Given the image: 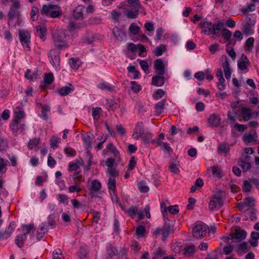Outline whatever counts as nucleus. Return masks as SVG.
Instances as JSON below:
<instances>
[{
	"instance_id": "nucleus-1",
	"label": "nucleus",
	"mask_w": 259,
	"mask_h": 259,
	"mask_svg": "<svg viewBox=\"0 0 259 259\" xmlns=\"http://www.w3.org/2000/svg\"><path fill=\"white\" fill-rule=\"evenodd\" d=\"M125 15L131 19L136 18L140 9L143 8L139 0H126L124 2Z\"/></svg>"
},
{
	"instance_id": "nucleus-2",
	"label": "nucleus",
	"mask_w": 259,
	"mask_h": 259,
	"mask_svg": "<svg viewBox=\"0 0 259 259\" xmlns=\"http://www.w3.org/2000/svg\"><path fill=\"white\" fill-rule=\"evenodd\" d=\"M202 29V32L206 35H220V31L223 25L222 22L219 21L217 23H212L210 21H206L201 22L199 24Z\"/></svg>"
},
{
	"instance_id": "nucleus-3",
	"label": "nucleus",
	"mask_w": 259,
	"mask_h": 259,
	"mask_svg": "<svg viewBox=\"0 0 259 259\" xmlns=\"http://www.w3.org/2000/svg\"><path fill=\"white\" fill-rule=\"evenodd\" d=\"M66 32V30L61 29L57 30L53 35L54 44L59 50L66 49L69 47L67 41L68 36Z\"/></svg>"
},
{
	"instance_id": "nucleus-4",
	"label": "nucleus",
	"mask_w": 259,
	"mask_h": 259,
	"mask_svg": "<svg viewBox=\"0 0 259 259\" xmlns=\"http://www.w3.org/2000/svg\"><path fill=\"white\" fill-rule=\"evenodd\" d=\"M40 14L52 18H57L61 15V10L58 5L50 3L42 6Z\"/></svg>"
},
{
	"instance_id": "nucleus-5",
	"label": "nucleus",
	"mask_w": 259,
	"mask_h": 259,
	"mask_svg": "<svg viewBox=\"0 0 259 259\" xmlns=\"http://www.w3.org/2000/svg\"><path fill=\"white\" fill-rule=\"evenodd\" d=\"M19 37L20 41L23 46L24 49L27 51L30 50V33L24 29L19 30Z\"/></svg>"
},
{
	"instance_id": "nucleus-6",
	"label": "nucleus",
	"mask_w": 259,
	"mask_h": 259,
	"mask_svg": "<svg viewBox=\"0 0 259 259\" xmlns=\"http://www.w3.org/2000/svg\"><path fill=\"white\" fill-rule=\"evenodd\" d=\"M170 233V227L169 224L167 222L164 226L161 228H157L152 232L153 235L157 238L160 235L162 236V240L164 241L168 237Z\"/></svg>"
},
{
	"instance_id": "nucleus-7",
	"label": "nucleus",
	"mask_w": 259,
	"mask_h": 259,
	"mask_svg": "<svg viewBox=\"0 0 259 259\" xmlns=\"http://www.w3.org/2000/svg\"><path fill=\"white\" fill-rule=\"evenodd\" d=\"M223 205V199L220 193L214 194L208 204V208L211 211H215Z\"/></svg>"
},
{
	"instance_id": "nucleus-8",
	"label": "nucleus",
	"mask_w": 259,
	"mask_h": 259,
	"mask_svg": "<svg viewBox=\"0 0 259 259\" xmlns=\"http://www.w3.org/2000/svg\"><path fill=\"white\" fill-rule=\"evenodd\" d=\"M207 226L204 223L197 224L193 230L194 237L200 239L203 237L206 233Z\"/></svg>"
},
{
	"instance_id": "nucleus-9",
	"label": "nucleus",
	"mask_w": 259,
	"mask_h": 259,
	"mask_svg": "<svg viewBox=\"0 0 259 259\" xmlns=\"http://www.w3.org/2000/svg\"><path fill=\"white\" fill-rule=\"evenodd\" d=\"M125 213L132 219H134L137 215L139 220H142L145 217L143 210L141 208L138 209L137 207L134 205L129 207L125 211Z\"/></svg>"
},
{
	"instance_id": "nucleus-10",
	"label": "nucleus",
	"mask_w": 259,
	"mask_h": 259,
	"mask_svg": "<svg viewBox=\"0 0 259 259\" xmlns=\"http://www.w3.org/2000/svg\"><path fill=\"white\" fill-rule=\"evenodd\" d=\"M25 125L21 120H12L10 124V128L14 134L17 135L19 132L25 130Z\"/></svg>"
},
{
	"instance_id": "nucleus-11",
	"label": "nucleus",
	"mask_w": 259,
	"mask_h": 259,
	"mask_svg": "<svg viewBox=\"0 0 259 259\" xmlns=\"http://www.w3.org/2000/svg\"><path fill=\"white\" fill-rule=\"evenodd\" d=\"M237 115L242 117L244 121H246L251 118L253 113L251 109L245 107L243 105H240L238 107V112Z\"/></svg>"
},
{
	"instance_id": "nucleus-12",
	"label": "nucleus",
	"mask_w": 259,
	"mask_h": 259,
	"mask_svg": "<svg viewBox=\"0 0 259 259\" xmlns=\"http://www.w3.org/2000/svg\"><path fill=\"white\" fill-rule=\"evenodd\" d=\"M221 61L225 77L227 79H229L231 76L232 71L230 67L228 59L226 56H224L221 57Z\"/></svg>"
},
{
	"instance_id": "nucleus-13",
	"label": "nucleus",
	"mask_w": 259,
	"mask_h": 259,
	"mask_svg": "<svg viewBox=\"0 0 259 259\" xmlns=\"http://www.w3.org/2000/svg\"><path fill=\"white\" fill-rule=\"evenodd\" d=\"M55 51L51 50L48 53L50 58V62L56 71L60 70V57L58 54H55Z\"/></svg>"
},
{
	"instance_id": "nucleus-14",
	"label": "nucleus",
	"mask_w": 259,
	"mask_h": 259,
	"mask_svg": "<svg viewBox=\"0 0 259 259\" xmlns=\"http://www.w3.org/2000/svg\"><path fill=\"white\" fill-rule=\"evenodd\" d=\"M243 141L247 145L255 142L257 141V134L253 130L249 133H246L242 137Z\"/></svg>"
},
{
	"instance_id": "nucleus-15",
	"label": "nucleus",
	"mask_w": 259,
	"mask_h": 259,
	"mask_svg": "<svg viewBox=\"0 0 259 259\" xmlns=\"http://www.w3.org/2000/svg\"><path fill=\"white\" fill-rule=\"evenodd\" d=\"M144 134L143 123L141 121H139L136 123L132 136L135 139L138 140L142 137Z\"/></svg>"
},
{
	"instance_id": "nucleus-16",
	"label": "nucleus",
	"mask_w": 259,
	"mask_h": 259,
	"mask_svg": "<svg viewBox=\"0 0 259 259\" xmlns=\"http://www.w3.org/2000/svg\"><path fill=\"white\" fill-rule=\"evenodd\" d=\"M154 68L155 70L156 74L164 75L165 74L164 65L161 59L159 58L155 61Z\"/></svg>"
},
{
	"instance_id": "nucleus-17",
	"label": "nucleus",
	"mask_w": 259,
	"mask_h": 259,
	"mask_svg": "<svg viewBox=\"0 0 259 259\" xmlns=\"http://www.w3.org/2000/svg\"><path fill=\"white\" fill-rule=\"evenodd\" d=\"M251 157L249 156H245L238 162V165L241 167L243 171H246L250 169L251 165L250 163Z\"/></svg>"
},
{
	"instance_id": "nucleus-18",
	"label": "nucleus",
	"mask_w": 259,
	"mask_h": 259,
	"mask_svg": "<svg viewBox=\"0 0 259 259\" xmlns=\"http://www.w3.org/2000/svg\"><path fill=\"white\" fill-rule=\"evenodd\" d=\"M255 199L252 197H247L244 199L242 202L238 204V207L240 210L245 206L252 207L254 205Z\"/></svg>"
},
{
	"instance_id": "nucleus-19",
	"label": "nucleus",
	"mask_w": 259,
	"mask_h": 259,
	"mask_svg": "<svg viewBox=\"0 0 259 259\" xmlns=\"http://www.w3.org/2000/svg\"><path fill=\"white\" fill-rule=\"evenodd\" d=\"M101 188V183L97 179L92 181L89 195L91 198L95 196V192L99 191Z\"/></svg>"
},
{
	"instance_id": "nucleus-20",
	"label": "nucleus",
	"mask_w": 259,
	"mask_h": 259,
	"mask_svg": "<svg viewBox=\"0 0 259 259\" xmlns=\"http://www.w3.org/2000/svg\"><path fill=\"white\" fill-rule=\"evenodd\" d=\"M232 238L233 239L234 242H240L244 239L246 237V232L244 230H236L232 234Z\"/></svg>"
},
{
	"instance_id": "nucleus-21",
	"label": "nucleus",
	"mask_w": 259,
	"mask_h": 259,
	"mask_svg": "<svg viewBox=\"0 0 259 259\" xmlns=\"http://www.w3.org/2000/svg\"><path fill=\"white\" fill-rule=\"evenodd\" d=\"M163 75L156 74L152 78L151 84L156 87L162 86L165 81V78Z\"/></svg>"
},
{
	"instance_id": "nucleus-22",
	"label": "nucleus",
	"mask_w": 259,
	"mask_h": 259,
	"mask_svg": "<svg viewBox=\"0 0 259 259\" xmlns=\"http://www.w3.org/2000/svg\"><path fill=\"white\" fill-rule=\"evenodd\" d=\"M74 90V86L71 83H68L67 85L63 87L58 90V93L60 96H65L73 92Z\"/></svg>"
},
{
	"instance_id": "nucleus-23",
	"label": "nucleus",
	"mask_w": 259,
	"mask_h": 259,
	"mask_svg": "<svg viewBox=\"0 0 259 259\" xmlns=\"http://www.w3.org/2000/svg\"><path fill=\"white\" fill-rule=\"evenodd\" d=\"M221 119L218 115L211 114L208 119V123L211 127H216L220 125Z\"/></svg>"
},
{
	"instance_id": "nucleus-24",
	"label": "nucleus",
	"mask_w": 259,
	"mask_h": 259,
	"mask_svg": "<svg viewBox=\"0 0 259 259\" xmlns=\"http://www.w3.org/2000/svg\"><path fill=\"white\" fill-rule=\"evenodd\" d=\"M20 14L21 12L20 9H10L8 13V17L9 18L8 22V25H11V23H12V21L14 19L20 16Z\"/></svg>"
},
{
	"instance_id": "nucleus-25",
	"label": "nucleus",
	"mask_w": 259,
	"mask_h": 259,
	"mask_svg": "<svg viewBox=\"0 0 259 259\" xmlns=\"http://www.w3.org/2000/svg\"><path fill=\"white\" fill-rule=\"evenodd\" d=\"M84 7L81 5L77 6L73 11V17L76 20H80L83 18Z\"/></svg>"
},
{
	"instance_id": "nucleus-26",
	"label": "nucleus",
	"mask_w": 259,
	"mask_h": 259,
	"mask_svg": "<svg viewBox=\"0 0 259 259\" xmlns=\"http://www.w3.org/2000/svg\"><path fill=\"white\" fill-rule=\"evenodd\" d=\"M14 116L13 120H21L25 116L24 112L21 107L18 106L14 111Z\"/></svg>"
},
{
	"instance_id": "nucleus-27",
	"label": "nucleus",
	"mask_w": 259,
	"mask_h": 259,
	"mask_svg": "<svg viewBox=\"0 0 259 259\" xmlns=\"http://www.w3.org/2000/svg\"><path fill=\"white\" fill-rule=\"evenodd\" d=\"M230 151V146L226 143L221 144L218 148L219 154L226 156Z\"/></svg>"
},
{
	"instance_id": "nucleus-28",
	"label": "nucleus",
	"mask_w": 259,
	"mask_h": 259,
	"mask_svg": "<svg viewBox=\"0 0 259 259\" xmlns=\"http://www.w3.org/2000/svg\"><path fill=\"white\" fill-rule=\"evenodd\" d=\"M112 33L116 38L120 41L122 40L123 37L126 35L125 33L117 27H115L113 29Z\"/></svg>"
},
{
	"instance_id": "nucleus-29",
	"label": "nucleus",
	"mask_w": 259,
	"mask_h": 259,
	"mask_svg": "<svg viewBox=\"0 0 259 259\" xmlns=\"http://www.w3.org/2000/svg\"><path fill=\"white\" fill-rule=\"evenodd\" d=\"M36 29L37 36L42 41H45L46 39L47 28L45 27L38 26L36 27Z\"/></svg>"
},
{
	"instance_id": "nucleus-30",
	"label": "nucleus",
	"mask_w": 259,
	"mask_h": 259,
	"mask_svg": "<svg viewBox=\"0 0 259 259\" xmlns=\"http://www.w3.org/2000/svg\"><path fill=\"white\" fill-rule=\"evenodd\" d=\"M222 34L224 38L227 41H229L228 45H234L235 44V41H233V40H231V37L232 36V32L228 29H223L222 30Z\"/></svg>"
},
{
	"instance_id": "nucleus-31",
	"label": "nucleus",
	"mask_w": 259,
	"mask_h": 259,
	"mask_svg": "<svg viewBox=\"0 0 259 259\" xmlns=\"http://www.w3.org/2000/svg\"><path fill=\"white\" fill-rule=\"evenodd\" d=\"M72 183L73 185L70 186L68 189L69 193H72L74 192H79L82 190V188L81 187V184L80 183L72 182Z\"/></svg>"
},
{
	"instance_id": "nucleus-32",
	"label": "nucleus",
	"mask_w": 259,
	"mask_h": 259,
	"mask_svg": "<svg viewBox=\"0 0 259 259\" xmlns=\"http://www.w3.org/2000/svg\"><path fill=\"white\" fill-rule=\"evenodd\" d=\"M210 169L211 171L213 176L217 178H221L223 177V171L221 168L219 166H214L211 167Z\"/></svg>"
},
{
	"instance_id": "nucleus-33",
	"label": "nucleus",
	"mask_w": 259,
	"mask_h": 259,
	"mask_svg": "<svg viewBox=\"0 0 259 259\" xmlns=\"http://www.w3.org/2000/svg\"><path fill=\"white\" fill-rule=\"evenodd\" d=\"M254 39L253 37H250L246 40L244 45L245 51L251 52L254 47Z\"/></svg>"
},
{
	"instance_id": "nucleus-34",
	"label": "nucleus",
	"mask_w": 259,
	"mask_h": 259,
	"mask_svg": "<svg viewBox=\"0 0 259 259\" xmlns=\"http://www.w3.org/2000/svg\"><path fill=\"white\" fill-rule=\"evenodd\" d=\"M69 64L71 68L73 69H77L81 65V61L76 58H72L69 60Z\"/></svg>"
},
{
	"instance_id": "nucleus-35",
	"label": "nucleus",
	"mask_w": 259,
	"mask_h": 259,
	"mask_svg": "<svg viewBox=\"0 0 259 259\" xmlns=\"http://www.w3.org/2000/svg\"><path fill=\"white\" fill-rule=\"evenodd\" d=\"M26 238L27 236L25 234H19L16 237L15 242L18 247L21 248L23 246Z\"/></svg>"
},
{
	"instance_id": "nucleus-36",
	"label": "nucleus",
	"mask_w": 259,
	"mask_h": 259,
	"mask_svg": "<svg viewBox=\"0 0 259 259\" xmlns=\"http://www.w3.org/2000/svg\"><path fill=\"white\" fill-rule=\"evenodd\" d=\"M56 214L54 212L50 214L48 217L47 222L46 223L49 227H51V228H54L56 226Z\"/></svg>"
},
{
	"instance_id": "nucleus-37",
	"label": "nucleus",
	"mask_w": 259,
	"mask_h": 259,
	"mask_svg": "<svg viewBox=\"0 0 259 259\" xmlns=\"http://www.w3.org/2000/svg\"><path fill=\"white\" fill-rule=\"evenodd\" d=\"M258 239H259V233L253 232L251 234V239L249 240V242L251 246L255 247L257 245Z\"/></svg>"
},
{
	"instance_id": "nucleus-38",
	"label": "nucleus",
	"mask_w": 259,
	"mask_h": 259,
	"mask_svg": "<svg viewBox=\"0 0 259 259\" xmlns=\"http://www.w3.org/2000/svg\"><path fill=\"white\" fill-rule=\"evenodd\" d=\"M98 88L104 91L112 92L114 87L111 84L106 82H102L98 85Z\"/></svg>"
},
{
	"instance_id": "nucleus-39",
	"label": "nucleus",
	"mask_w": 259,
	"mask_h": 259,
	"mask_svg": "<svg viewBox=\"0 0 259 259\" xmlns=\"http://www.w3.org/2000/svg\"><path fill=\"white\" fill-rule=\"evenodd\" d=\"M195 251V246L194 245L186 246L184 249V254L187 256H192Z\"/></svg>"
},
{
	"instance_id": "nucleus-40",
	"label": "nucleus",
	"mask_w": 259,
	"mask_h": 259,
	"mask_svg": "<svg viewBox=\"0 0 259 259\" xmlns=\"http://www.w3.org/2000/svg\"><path fill=\"white\" fill-rule=\"evenodd\" d=\"M108 188L109 193L115 192L116 190V181L114 178H109L108 182Z\"/></svg>"
},
{
	"instance_id": "nucleus-41",
	"label": "nucleus",
	"mask_w": 259,
	"mask_h": 259,
	"mask_svg": "<svg viewBox=\"0 0 259 259\" xmlns=\"http://www.w3.org/2000/svg\"><path fill=\"white\" fill-rule=\"evenodd\" d=\"M87 24L85 22H81L80 23H76L74 22H70L69 23V29H79L84 28L86 26Z\"/></svg>"
},
{
	"instance_id": "nucleus-42",
	"label": "nucleus",
	"mask_w": 259,
	"mask_h": 259,
	"mask_svg": "<svg viewBox=\"0 0 259 259\" xmlns=\"http://www.w3.org/2000/svg\"><path fill=\"white\" fill-rule=\"evenodd\" d=\"M106 148L110 152H112L114 154L115 157L117 158L119 157V152L116 147L113 145L112 143H108Z\"/></svg>"
},
{
	"instance_id": "nucleus-43",
	"label": "nucleus",
	"mask_w": 259,
	"mask_h": 259,
	"mask_svg": "<svg viewBox=\"0 0 259 259\" xmlns=\"http://www.w3.org/2000/svg\"><path fill=\"white\" fill-rule=\"evenodd\" d=\"M92 115L94 120L97 121L100 117L102 109L100 107L93 108L92 109Z\"/></svg>"
},
{
	"instance_id": "nucleus-44",
	"label": "nucleus",
	"mask_w": 259,
	"mask_h": 259,
	"mask_svg": "<svg viewBox=\"0 0 259 259\" xmlns=\"http://www.w3.org/2000/svg\"><path fill=\"white\" fill-rule=\"evenodd\" d=\"M166 51V46L160 45L157 47L154 50V54L156 56H161L163 53Z\"/></svg>"
},
{
	"instance_id": "nucleus-45",
	"label": "nucleus",
	"mask_w": 259,
	"mask_h": 259,
	"mask_svg": "<svg viewBox=\"0 0 259 259\" xmlns=\"http://www.w3.org/2000/svg\"><path fill=\"white\" fill-rule=\"evenodd\" d=\"M73 182H78L81 183L82 180V176L80 171H76L71 176Z\"/></svg>"
},
{
	"instance_id": "nucleus-46",
	"label": "nucleus",
	"mask_w": 259,
	"mask_h": 259,
	"mask_svg": "<svg viewBox=\"0 0 259 259\" xmlns=\"http://www.w3.org/2000/svg\"><path fill=\"white\" fill-rule=\"evenodd\" d=\"M107 104L109 106V109L111 110H114L117 108L119 107V101L118 100H107Z\"/></svg>"
},
{
	"instance_id": "nucleus-47",
	"label": "nucleus",
	"mask_w": 259,
	"mask_h": 259,
	"mask_svg": "<svg viewBox=\"0 0 259 259\" xmlns=\"http://www.w3.org/2000/svg\"><path fill=\"white\" fill-rule=\"evenodd\" d=\"M244 59L246 61H242L238 63V67L241 70H245L247 69V65L249 63V60L246 56H244Z\"/></svg>"
},
{
	"instance_id": "nucleus-48",
	"label": "nucleus",
	"mask_w": 259,
	"mask_h": 259,
	"mask_svg": "<svg viewBox=\"0 0 259 259\" xmlns=\"http://www.w3.org/2000/svg\"><path fill=\"white\" fill-rule=\"evenodd\" d=\"M34 228L33 224H30L28 225H23L21 226L22 234H25L27 236V234L29 233Z\"/></svg>"
},
{
	"instance_id": "nucleus-49",
	"label": "nucleus",
	"mask_w": 259,
	"mask_h": 259,
	"mask_svg": "<svg viewBox=\"0 0 259 259\" xmlns=\"http://www.w3.org/2000/svg\"><path fill=\"white\" fill-rule=\"evenodd\" d=\"M138 187L141 192L143 193L147 192L149 190V187L146 185V182L143 181H140L138 183Z\"/></svg>"
},
{
	"instance_id": "nucleus-50",
	"label": "nucleus",
	"mask_w": 259,
	"mask_h": 259,
	"mask_svg": "<svg viewBox=\"0 0 259 259\" xmlns=\"http://www.w3.org/2000/svg\"><path fill=\"white\" fill-rule=\"evenodd\" d=\"M39 143V138H34L30 140L28 143V147L29 149L36 148Z\"/></svg>"
},
{
	"instance_id": "nucleus-51",
	"label": "nucleus",
	"mask_w": 259,
	"mask_h": 259,
	"mask_svg": "<svg viewBox=\"0 0 259 259\" xmlns=\"http://www.w3.org/2000/svg\"><path fill=\"white\" fill-rule=\"evenodd\" d=\"M59 143H60V139L54 136L50 139V145L53 149L57 148Z\"/></svg>"
},
{
	"instance_id": "nucleus-52",
	"label": "nucleus",
	"mask_w": 259,
	"mask_h": 259,
	"mask_svg": "<svg viewBox=\"0 0 259 259\" xmlns=\"http://www.w3.org/2000/svg\"><path fill=\"white\" fill-rule=\"evenodd\" d=\"M110 14L111 15V18L113 20L115 21V22L119 21L120 16L121 15L120 11L113 10L110 12Z\"/></svg>"
},
{
	"instance_id": "nucleus-53",
	"label": "nucleus",
	"mask_w": 259,
	"mask_h": 259,
	"mask_svg": "<svg viewBox=\"0 0 259 259\" xmlns=\"http://www.w3.org/2000/svg\"><path fill=\"white\" fill-rule=\"evenodd\" d=\"M153 136V134L150 132H147V133L144 134L143 137L142 138L143 143L145 144L149 143L151 141Z\"/></svg>"
},
{
	"instance_id": "nucleus-54",
	"label": "nucleus",
	"mask_w": 259,
	"mask_h": 259,
	"mask_svg": "<svg viewBox=\"0 0 259 259\" xmlns=\"http://www.w3.org/2000/svg\"><path fill=\"white\" fill-rule=\"evenodd\" d=\"M54 80V76L52 73L46 74L44 77V82L46 84H51Z\"/></svg>"
},
{
	"instance_id": "nucleus-55",
	"label": "nucleus",
	"mask_w": 259,
	"mask_h": 259,
	"mask_svg": "<svg viewBox=\"0 0 259 259\" xmlns=\"http://www.w3.org/2000/svg\"><path fill=\"white\" fill-rule=\"evenodd\" d=\"M130 31L133 34H137L140 31V28L135 23L131 24L129 28Z\"/></svg>"
},
{
	"instance_id": "nucleus-56",
	"label": "nucleus",
	"mask_w": 259,
	"mask_h": 259,
	"mask_svg": "<svg viewBox=\"0 0 259 259\" xmlns=\"http://www.w3.org/2000/svg\"><path fill=\"white\" fill-rule=\"evenodd\" d=\"M55 184L58 186L60 190L63 191L66 190V186L64 180L61 179H56Z\"/></svg>"
},
{
	"instance_id": "nucleus-57",
	"label": "nucleus",
	"mask_w": 259,
	"mask_h": 259,
	"mask_svg": "<svg viewBox=\"0 0 259 259\" xmlns=\"http://www.w3.org/2000/svg\"><path fill=\"white\" fill-rule=\"evenodd\" d=\"M38 9L37 7L33 6L32 7L31 11L30 12L31 18L33 21L37 20L38 16L36 14L38 13Z\"/></svg>"
},
{
	"instance_id": "nucleus-58",
	"label": "nucleus",
	"mask_w": 259,
	"mask_h": 259,
	"mask_svg": "<svg viewBox=\"0 0 259 259\" xmlns=\"http://www.w3.org/2000/svg\"><path fill=\"white\" fill-rule=\"evenodd\" d=\"M165 92L162 89H158L153 95L154 99L158 100L161 98L164 95Z\"/></svg>"
},
{
	"instance_id": "nucleus-59",
	"label": "nucleus",
	"mask_w": 259,
	"mask_h": 259,
	"mask_svg": "<svg viewBox=\"0 0 259 259\" xmlns=\"http://www.w3.org/2000/svg\"><path fill=\"white\" fill-rule=\"evenodd\" d=\"M145 232V227L142 225L138 226L136 230V234L139 237H143Z\"/></svg>"
},
{
	"instance_id": "nucleus-60",
	"label": "nucleus",
	"mask_w": 259,
	"mask_h": 259,
	"mask_svg": "<svg viewBox=\"0 0 259 259\" xmlns=\"http://www.w3.org/2000/svg\"><path fill=\"white\" fill-rule=\"evenodd\" d=\"M80 167L79 165L75 162H71L69 163L68 170L69 171L77 170Z\"/></svg>"
},
{
	"instance_id": "nucleus-61",
	"label": "nucleus",
	"mask_w": 259,
	"mask_h": 259,
	"mask_svg": "<svg viewBox=\"0 0 259 259\" xmlns=\"http://www.w3.org/2000/svg\"><path fill=\"white\" fill-rule=\"evenodd\" d=\"M165 100H162L158 102L155 105V108L157 112H161L164 109Z\"/></svg>"
},
{
	"instance_id": "nucleus-62",
	"label": "nucleus",
	"mask_w": 259,
	"mask_h": 259,
	"mask_svg": "<svg viewBox=\"0 0 259 259\" xmlns=\"http://www.w3.org/2000/svg\"><path fill=\"white\" fill-rule=\"evenodd\" d=\"M144 26L147 31L152 33V34H149V35H151L154 29L153 24L150 22H147L145 23Z\"/></svg>"
},
{
	"instance_id": "nucleus-63",
	"label": "nucleus",
	"mask_w": 259,
	"mask_h": 259,
	"mask_svg": "<svg viewBox=\"0 0 259 259\" xmlns=\"http://www.w3.org/2000/svg\"><path fill=\"white\" fill-rule=\"evenodd\" d=\"M94 39L93 34L89 33L83 38V40L84 42L90 44L94 41Z\"/></svg>"
},
{
	"instance_id": "nucleus-64",
	"label": "nucleus",
	"mask_w": 259,
	"mask_h": 259,
	"mask_svg": "<svg viewBox=\"0 0 259 259\" xmlns=\"http://www.w3.org/2000/svg\"><path fill=\"white\" fill-rule=\"evenodd\" d=\"M107 174L109 176V178H114L115 177H116L118 175V171L112 167L108 168V170L107 171Z\"/></svg>"
}]
</instances>
